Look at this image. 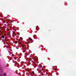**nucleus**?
I'll return each mask as SVG.
<instances>
[{"label":"nucleus","mask_w":76,"mask_h":76,"mask_svg":"<svg viewBox=\"0 0 76 76\" xmlns=\"http://www.w3.org/2000/svg\"><path fill=\"white\" fill-rule=\"evenodd\" d=\"M1 38H4V37H3V36H1Z\"/></svg>","instance_id":"obj_1"},{"label":"nucleus","mask_w":76,"mask_h":76,"mask_svg":"<svg viewBox=\"0 0 76 76\" xmlns=\"http://www.w3.org/2000/svg\"><path fill=\"white\" fill-rule=\"evenodd\" d=\"M30 41H32V39H31V38H30Z\"/></svg>","instance_id":"obj_2"},{"label":"nucleus","mask_w":76,"mask_h":76,"mask_svg":"<svg viewBox=\"0 0 76 76\" xmlns=\"http://www.w3.org/2000/svg\"><path fill=\"white\" fill-rule=\"evenodd\" d=\"M4 76H6V73L4 74Z\"/></svg>","instance_id":"obj_3"},{"label":"nucleus","mask_w":76,"mask_h":76,"mask_svg":"<svg viewBox=\"0 0 76 76\" xmlns=\"http://www.w3.org/2000/svg\"><path fill=\"white\" fill-rule=\"evenodd\" d=\"M55 70H57V69H55Z\"/></svg>","instance_id":"obj_4"},{"label":"nucleus","mask_w":76,"mask_h":76,"mask_svg":"<svg viewBox=\"0 0 76 76\" xmlns=\"http://www.w3.org/2000/svg\"><path fill=\"white\" fill-rule=\"evenodd\" d=\"M42 76H44V75H43V74H42Z\"/></svg>","instance_id":"obj_5"},{"label":"nucleus","mask_w":76,"mask_h":76,"mask_svg":"<svg viewBox=\"0 0 76 76\" xmlns=\"http://www.w3.org/2000/svg\"><path fill=\"white\" fill-rule=\"evenodd\" d=\"M12 22H13V21H12Z\"/></svg>","instance_id":"obj_6"},{"label":"nucleus","mask_w":76,"mask_h":76,"mask_svg":"<svg viewBox=\"0 0 76 76\" xmlns=\"http://www.w3.org/2000/svg\"><path fill=\"white\" fill-rule=\"evenodd\" d=\"M0 76H1V75H0Z\"/></svg>","instance_id":"obj_7"}]
</instances>
